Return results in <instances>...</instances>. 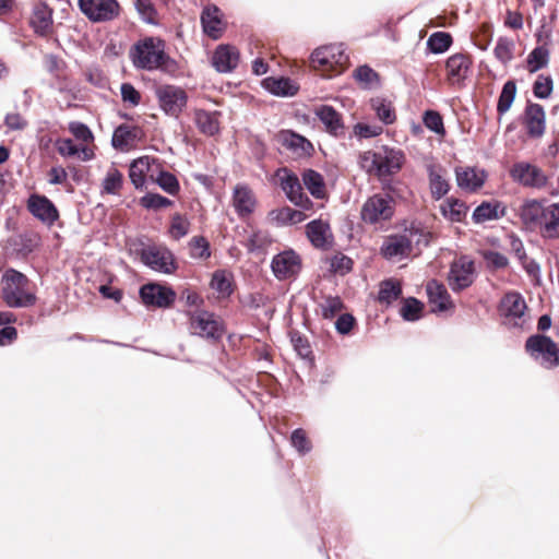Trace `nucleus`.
I'll return each instance as SVG.
<instances>
[{"mask_svg":"<svg viewBox=\"0 0 559 559\" xmlns=\"http://www.w3.org/2000/svg\"><path fill=\"white\" fill-rule=\"evenodd\" d=\"M520 216L526 226L538 229L544 238L559 237V203L530 200L522 205Z\"/></svg>","mask_w":559,"mask_h":559,"instance_id":"nucleus-1","label":"nucleus"},{"mask_svg":"<svg viewBox=\"0 0 559 559\" xmlns=\"http://www.w3.org/2000/svg\"><path fill=\"white\" fill-rule=\"evenodd\" d=\"M1 297L10 308H29L37 302L36 290L26 275L8 269L1 276Z\"/></svg>","mask_w":559,"mask_h":559,"instance_id":"nucleus-2","label":"nucleus"},{"mask_svg":"<svg viewBox=\"0 0 559 559\" xmlns=\"http://www.w3.org/2000/svg\"><path fill=\"white\" fill-rule=\"evenodd\" d=\"M405 160L401 150L381 146L377 151H366L359 155V165L367 174L381 181L397 174Z\"/></svg>","mask_w":559,"mask_h":559,"instance_id":"nucleus-3","label":"nucleus"},{"mask_svg":"<svg viewBox=\"0 0 559 559\" xmlns=\"http://www.w3.org/2000/svg\"><path fill=\"white\" fill-rule=\"evenodd\" d=\"M135 68L143 70L168 69L173 63L165 52V44L157 37L139 40L130 52Z\"/></svg>","mask_w":559,"mask_h":559,"instance_id":"nucleus-4","label":"nucleus"},{"mask_svg":"<svg viewBox=\"0 0 559 559\" xmlns=\"http://www.w3.org/2000/svg\"><path fill=\"white\" fill-rule=\"evenodd\" d=\"M347 62L348 56L342 45L322 46L311 55L312 68L326 78L342 73Z\"/></svg>","mask_w":559,"mask_h":559,"instance_id":"nucleus-5","label":"nucleus"},{"mask_svg":"<svg viewBox=\"0 0 559 559\" xmlns=\"http://www.w3.org/2000/svg\"><path fill=\"white\" fill-rule=\"evenodd\" d=\"M428 243L427 235L412 226L403 234L392 235L385 238L381 247V253L385 259H402L411 254L413 245Z\"/></svg>","mask_w":559,"mask_h":559,"instance_id":"nucleus-6","label":"nucleus"},{"mask_svg":"<svg viewBox=\"0 0 559 559\" xmlns=\"http://www.w3.org/2000/svg\"><path fill=\"white\" fill-rule=\"evenodd\" d=\"M499 313L503 324L509 328H525L530 322V314L525 299L520 293H507L499 304Z\"/></svg>","mask_w":559,"mask_h":559,"instance_id":"nucleus-7","label":"nucleus"},{"mask_svg":"<svg viewBox=\"0 0 559 559\" xmlns=\"http://www.w3.org/2000/svg\"><path fill=\"white\" fill-rule=\"evenodd\" d=\"M394 214V200L389 194L376 193L369 197L361 206L360 217L369 225L388 222Z\"/></svg>","mask_w":559,"mask_h":559,"instance_id":"nucleus-8","label":"nucleus"},{"mask_svg":"<svg viewBox=\"0 0 559 559\" xmlns=\"http://www.w3.org/2000/svg\"><path fill=\"white\" fill-rule=\"evenodd\" d=\"M525 346L531 356L543 367L551 369L559 365V349L551 338L544 335L531 336Z\"/></svg>","mask_w":559,"mask_h":559,"instance_id":"nucleus-9","label":"nucleus"},{"mask_svg":"<svg viewBox=\"0 0 559 559\" xmlns=\"http://www.w3.org/2000/svg\"><path fill=\"white\" fill-rule=\"evenodd\" d=\"M82 14L93 23H105L117 19L120 4L117 0H78Z\"/></svg>","mask_w":559,"mask_h":559,"instance_id":"nucleus-10","label":"nucleus"},{"mask_svg":"<svg viewBox=\"0 0 559 559\" xmlns=\"http://www.w3.org/2000/svg\"><path fill=\"white\" fill-rule=\"evenodd\" d=\"M155 96L160 109L168 116L178 117L187 105L186 91L176 85H159L155 90Z\"/></svg>","mask_w":559,"mask_h":559,"instance_id":"nucleus-11","label":"nucleus"},{"mask_svg":"<svg viewBox=\"0 0 559 559\" xmlns=\"http://www.w3.org/2000/svg\"><path fill=\"white\" fill-rule=\"evenodd\" d=\"M190 330L194 335L212 340H218L224 334L223 322L207 311H197L190 314Z\"/></svg>","mask_w":559,"mask_h":559,"instance_id":"nucleus-12","label":"nucleus"},{"mask_svg":"<svg viewBox=\"0 0 559 559\" xmlns=\"http://www.w3.org/2000/svg\"><path fill=\"white\" fill-rule=\"evenodd\" d=\"M510 176L515 182L530 188H544L548 181L539 167L525 162L514 164L510 169Z\"/></svg>","mask_w":559,"mask_h":559,"instance_id":"nucleus-13","label":"nucleus"},{"mask_svg":"<svg viewBox=\"0 0 559 559\" xmlns=\"http://www.w3.org/2000/svg\"><path fill=\"white\" fill-rule=\"evenodd\" d=\"M475 265L468 257H461L453 261L450 267L448 281L453 290H461L474 282Z\"/></svg>","mask_w":559,"mask_h":559,"instance_id":"nucleus-14","label":"nucleus"},{"mask_svg":"<svg viewBox=\"0 0 559 559\" xmlns=\"http://www.w3.org/2000/svg\"><path fill=\"white\" fill-rule=\"evenodd\" d=\"M140 297L147 307L168 308L174 304L176 293L169 287L151 283L141 287Z\"/></svg>","mask_w":559,"mask_h":559,"instance_id":"nucleus-15","label":"nucleus"},{"mask_svg":"<svg viewBox=\"0 0 559 559\" xmlns=\"http://www.w3.org/2000/svg\"><path fill=\"white\" fill-rule=\"evenodd\" d=\"M142 260L156 272L170 274L176 270L174 255L165 247H150L143 250Z\"/></svg>","mask_w":559,"mask_h":559,"instance_id":"nucleus-16","label":"nucleus"},{"mask_svg":"<svg viewBox=\"0 0 559 559\" xmlns=\"http://www.w3.org/2000/svg\"><path fill=\"white\" fill-rule=\"evenodd\" d=\"M271 266L277 280H287L299 273L301 259L294 250H285L274 255Z\"/></svg>","mask_w":559,"mask_h":559,"instance_id":"nucleus-17","label":"nucleus"},{"mask_svg":"<svg viewBox=\"0 0 559 559\" xmlns=\"http://www.w3.org/2000/svg\"><path fill=\"white\" fill-rule=\"evenodd\" d=\"M158 169V163L150 156H141L134 159L129 167V178L135 189L144 188L146 179H154Z\"/></svg>","mask_w":559,"mask_h":559,"instance_id":"nucleus-18","label":"nucleus"},{"mask_svg":"<svg viewBox=\"0 0 559 559\" xmlns=\"http://www.w3.org/2000/svg\"><path fill=\"white\" fill-rule=\"evenodd\" d=\"M231 204L240 218L249 217L257 207L253 191L245 183H238L233 191Z\"/></svg>","mask_w":559,"mask_h":559,"instance_id":"nucleus-19","label":"nucleus"},{"mask_svg":"<svg viewBox=\"0 0 559 559\" xmlns=\"http://www.w3.org/2000/svg\"><path fill=\"white\" fill-rule=\"evenodd\" d=\"M28 211L47 225H52L58 219V211L53 203L44 195L32 194L27 201Z\"/></svg>","mask_w":559,"mask_h":559,"instance_id":"nucleus-20","label":"nucleus"},{"mask_svg":"<svg viewBox=\"0 0 559 559\" xmlns=\"http://www.w3.org/2000/svg\"><path fill=\"white\" fill-rule=\"evenodd\" d=\"M524 126L532 138H540L546 129V114L539 104H528L524 112Z\"/></svg>","mask_w":559,"mask_h":559,"instance_id":"nucleus-21","label":"nucleus"},{"mask_svg":"<svg viewBox=\"0 0 559 559\" xmlns=\"http://www.w3.org/2000/svg\"><path fill=\"white\" fill-rule=\"evenodd\" d=\"M238 62L239 51L230 45H219L212 56V64L221 73L231 72Z\"/></svg>","mask_w":559,"mask_h":559,"instance_id":"nucleus-22","label":"nucleus"},{"mask_svg":"<svg viewBox=\"0 0 559 559\" xmlns=\"http://www.w3.org/2000/svg\"><path fill=\"white\" fill-rule=\"evenodd\" d=\"M426 289L428 301L433 312H445L453 308L450 295L442 284L437 281H430Z\"/></svg>","mask_w":559,"mask_h":559,"instance_id":"nucleus-23","label":"nucleus"},{"mask_svg":"<svg viewBox=\"0 0 559 559\" xmlns=\"http://www.w3.org/2000/svg\"><path fill=\"white\" fill-rule=\"evenodd\" d=\"M29 23L35 33L47 35L52 27V10L44 2L35 3Z\"/></svg>","mask_w":559,"mask_h":559,"instance_id":"nucleus-24","label":"nucleus"},{"mask_svg":"<svg viewBox=\"0 0 559 559\" xmlns=\"http://www.w3.org/2000/svg\"><path fill=\"white\" fill-rule=\"evenodd\" d=\"M307 237L316 248H325L332 242L330 225L322 219H314L306 226Z\"/></svg>","mask_w":559,"mask_h":559,"instance_id":"nucleus-25","label":"nucleus"},{"mask_svg":"<svg viewBox=\"0 0 559 559\" xmlns=\"http://www.w3.org/2000/svg\"><path fill=\"white\" fill-rule=\"evenodd\" d=\"M487 175L485 170L466 167L456 169V181L460 188L467 191H476L483 187Z\"/></svg>","mask_w":559,"mask_h":559,"instance_id":"nucleus-26","label":"nucleus"},{"mask_svg":"<svg viewBox=\"0 0 559 559\" xmlns=\"http://www.w3.org/2000/svg\"><path fill=\"white\" fill-rule=\"evenodd\" d=\"M314 114L331 134L340 135L344 132L342 116L333 107L321 105L316 108Z\"/></svg>","mask_w":559,"mask_h":559,"instance_id":"nucleus-27","label":"nucleus"},{"mask_svg":"<svg viewBox=\"0 0 559 559\" xmlns=\"http://www.w3.org/2000/svg\"><path fill=\"white\" fill-rule=\"evenodd\" d=\"M445 69L450 83L460 84L466 78L469 60L463 53H455L448 58Z\"/></svg>","mask_w":559,"mask_h":559,"instance_id":"nucleus-28","label":"nucleus"},{"mask_svg":"<svg viewBox=\"0 0 559 559\" xmlns=\"http://www.w3.org/2000/svg\"><path fill=\"white\" fill-rule=\"evenodd\" d=\"M506 215V206L499 201H487L479 204L473 212L472 218L476 224L496 221Z\"/></svg>","mask_w":559,"mask_h":559,"instance_id":"nucleus-29","label":"nucleus"},{"mask_svg":"<svg viewBox=\"0 0 559 559\" xmlns=\"http://www.w3.org/2000/svg\"><path fill=\"white\" fill-rule=\"evenodd\" d=\"M278 183L284 191L286 198L293 202L302 191L299 178L287 168H280L275 174Z\"/></svg>","mask_w":559,"mask_h":559,"instance_id":"nucleus-30","label":"nucleus"},{"mask_svg":"<svg viewBox=\"0 0 559 559\" xmlns=\"http://www.w3.org/2000/svg\"><path fill=\"white\" fill-rule=\"evenodd\" d=\"M262 86L280 97L294 96L299 90V86L288 78H266L262 81Z\"/></svg>","mask_w":559,"mask_h":559,"instance_id":"nucleus-31","label":"nucleus"},{"mask_svg":"<svg viewBox=\"0 0 559 559\" xmlns=\"http://www.w3.org/2000/svg\"><path fill=\"white\" fill-rule=\"evenodd\" d=\"M201 22L204 32L210 37L217 39L222 36L224 23L221 19L219 10L216 7H206L202 12Z\"/></svg>","mask_w":559,"mask_h":559,"instance_id":"nucleus-32","label":"nucleus"},{"mask_svg":"<svg viewBox=\"0 0 559 559\" xmlns=\"http://www.w3.org/2000/svg\"><path fill=\"white\" fill-rule=\"evenodd\" d=\"M280 140L283 146L292 151L298 157L310 155L312 151L311 143L297 133L284 131L280 134Z\"/></svg>","mask_w":559,"mask_h":559,"instance_id":"nucleus-33","label":"nucleus"},{"mask_svg":"<svg viewBox=\"0 0 559 559\" xmlns=\"http://www.w3.org/2000/svg\"><path fill=\"white\" fill-rule=\"evenodd\" d=\"M428 176L432 197L437 200L444 197L450 189L449 182L445 179V170L439 165H429Z\"/></svg>","mask_w":559,"mask_h":559,"instance_id":"nucleus-34","label":"nucleus"},{"mask_svg":"<svg viewBox=\"0 0 559 559\" xmlns=\"http://www.w3.org/2000/svg\"><path fill=\"white\" fill-rule=\"evenodd\" d=\"M302 183L310 194L319 200L326 197L325 182L321 174L313 169H307L301 175Z\"/></svg>","mask_w":559,"mask_h":559,"instance_id":"nucleus-35","label":"nucleus"},{"mask_svg":"<svg viewBox=\"0 0 559 559\" xmlns=\"http://www.w3.org/2000/svg\"><path fill=\"white\" fill-rule=\"evenodd\" d=\"M308 214L302 211L284 206L270 212V219L277 225H294L301 223L308 218Z\"/></svg>","mask_w":559,"mask_h":559,"instance_id":"nucleus-36","label":"nucleus"},{"mask_svg":"<svg viewBox=\"0 0 559 559\" xmlns=\"http://www.w3.org/2000/svg\"><path fill=\"white\" fill-rule=\"evenodd\" d=\"M136 136V128L121 124L115 129L111 143L115 148L126 151L134 143Z\"/></svg>","mask_w":559,"mask_h":559,"instance_id":"nucleus-37","label":"nucleus"},{"mask_svg":"<svg viewBox=\"0 0 559 559\" xmlns=\"http://www.w3.org/2000/svg\"><path fill=\"white\" fill-rule=\"evenodd\" d=\"M442 215L450 222H462L467 214V206L456 199H448L441 205Z\"/></svg>","mask_w":559,"mask_h":559,"instance_id":"nucleus-38","label":"nucleus"},{"mask_svg":"<svg viewBox=\"0 0 559 559\" xmlns=\"http://www.w3.org/2000/svg\"><path fill=\"white\" fill-rule=\"evenodd\" d=\"M233 276L224 270H218L213 273L211 280V288L217 293L218 297H228L233 292L231 286Z\"/></svg>","mask_w":559,"mask_h":559,"instance_id":"nucleus-39","label":"nucleus"},{"mask_svg":"<svg viewBox=\"0 0 559 559\" xmlns=\"http://www.w3.org/2000/svg\"><path fill=\"white\" fill-rule=\"evenodd\" d=\"M370 106L380 121L391 124L395 121L396 115L392 104L383 98L377 97L370 100Z\"/></svg>","mask_w":559,"mask_h":559,"instance_id":"nucleus-40","label":"nucleus"},{"mask_svg":"<svg viewBox=\"0 0 559 559\" xmlns=\"http://www.w3.org/2000/svg\"><path fill=\"white\" fill-rule=\"evenodd\" d=\"M198 128L205 134L213 135L218 132L219 123L215 112L198 110L195 112Z\"/></svg>","mask_w":559,"mask_h":559,"instance_id":"nucleus-41","label":"nucleus"},{"mask_svg":"<svg viewBox=\"0 0 559 559\" xmlns=\"http://www.w3.org/2000/svg\"><path fill=\"white\" fill-rule=\"evenodd\" d=\"M527 70L535 73L547 67L549 62V50L545 46L535 47L527 56Z\"/></svg>","mask_w":559,"mask_h":559,"instance_id":"nucleus-42","label":"nucleus"},{"mask_svg":"<svg viewBox=\"0 0 559 559\" xmlns=\"http://www.w3.org/2000/svg\"><path fill=\"white\" fill-rule=\"evenodd\" d=\"M122 174L117 168L111 167L102 182L103 192L107 194H117L122 187Z\"/></svg>","mask_w":559,"mask_h":559,"instance_id":"nucleus-43","label":"nucleus"},{"mask_svg":"<svg viewBox=\"0 0 559 559\" xmlns=\"http://www.w3.org/2000/svg\"><path fill=\"white\" fill-rule=\"evenodd\" d=\"M152 181L156 182L165 192L169 194H176L179 191V182L175 175L163 171L159 168L154 175V179Z\"/></svg>","mask_w":559,"mask_h":559,"instance_id":"nucleus-44","label":"nucleus"},{"mask_svg":"<svg viewBox=\"0 0 559 559\" xmlns=\"http://www.w3.org/2000/svg\"><path fill=\"white\" fill-rule=\"evenodd\" d=\"M354 78L364 88H372L378 85V73L368 66H360L354 71Z\"/></svg>","mask_w":559,"mask_h":559,"instance_id":"nucleus-45","label":"nucleus"},{"mask_svg":"<svg viewBox=\"0 0 559 559\" xmlns=\"http://www.w3.org/2000/svg\"><path fill=\"white\" fill-rule=\"evenodd\" d=\"M515 94H516L515 83L513 81H508L502 87L501 94L499 96L498 105H497V109L500 114H506L510 109V107L515 98Z\"/></svg>","mask_w":559,"mask_h":559,"instance_id":"nucleus-46","label":"nucleus"},{"mask_svg":"<svg viewBox=\"0 0 559 559\" xmlns=\"http://www.w3.org/2000/svg\"><path fill=\"white\" fill-rule=\"evenodd\" d=\"M452 38L448 33H433L427 40L428 48L435 53H442L451 46Z\"/></svg>","mask_w":559,"mask_h":559,"instance_id":"nucleus-47","label":"nucleus"},{"mask_svg":"<svg viewBox=\"0 0 559 559\" xmlns=\"http://www.w3.org/2000/svg\"><path fill=\"white\" fill-rule=\"evenodd\" d=\"M554 90V81L549 75L539 74L533 84L534 96L539 99L548 98Z\"/></svg>","mask_w":559,"mask_h":559,"instance_id":"nucleus-48","label":"nucleus"},{"mask_svg":"<svg viewBox=\"0 0 559 559\" xmlns=\"http://www.w3.org/2000/svg\"><path fill=\"white\" fill-rule=\"evenodd\" d=\"M513 48L514 43L513 40L501 37L498 39L497 45L493 49L496 58L501 61L502 63H508L513 58Z\"/></svg>","mask_w":559,"mask_h":559,"instance_id":"nucleus-49","label":"nucleus"},{"mask_svg":"<svg viewBox=\"0 0 559 559\" xmlns=\"http://www.w3.org/2000/svg\"><path fill=\"white\" fill-rule=\"evenodd\" d=\"M402 289L399 282L395 281H385L380 286L379 299L380 301H385L388 304L396 300L401 295Z\"/></svg>","mask_w":559,"mask_h":559,"instance_id":"nucleus-50","label":"nucleus"},{"mask_svg":"<svg viewBox=\"0 0 559 559\" xmlns=\"http://www.w3.org/2000/svg\"><path fill=\"white\" fill-rule=\"evenodd\" d=\"M72 135L83 144H90L94 141V134L91 129L83 122L72 121L68 127Z\"/></svg>","mask_w":559,"mask_h":559,"instance_id":"nucleus-51","label":"nucleus"},{"mask_svg":"<svg viewBox=\"0 0 559 559\" xmlns=\"http://www.w3.org/2000/svg\"><path fill=\"white\" fill-rule=\"evenodd\" d=\"M190 254L194 259H202L205 260L210 258L211 251H210V243L209 241L203 237H193L190 240Z\"/></svg>","mask_w":559,"mask_h":559,"instance_id":"nucleus-52","label":"nucleus"},{"mask_svg":"<svg viewBox=\"0 0 559 559\" xmlns=\"http://www.w3.org/2000/svg\"><path fill=\"white\" fill-rule=\"evenodd\" d=\"M421 311L423 304L415 298H408L401 308V316L407 321H415L420 318Z\"/></svg>","mask_w":559,"mask_h":559,"instance_id":"nucleus-53","label":"nucleus"},{"mask_svg":"<svg viewBox=\"0 0 559 559\" xmlns=\"http://www.w3.org/2000/svg\"><path fill=\"white\" fill-rule=\"evenodd\" d=\"M140 204L148 210H159L170 206L173 202L160 194L147 193L140 199Z\"/></svg>","mask_w":559,"mask_h":559,"instance_id":"nucleus-54","label":"nucleus"},{"mask_svg":"<svg viewBox=\"0 0 559 559\" xmlns=\"http://www.w3.org/2000/svg\"><path fill=\"white\" fill-rule=\"evenodd\" d=\"M323 318L332 319L343 309V301L340 297H326L320 305Z\"/></svg>","mask_w":559,"mask_h":559,"instance_id":"nucleus-55","label":"nucleus"},{"mask_svg":"<svg viewBox=\"0 0 559 559\" xmlns=\"http://www.w3.org/2000/svg\"><path fill=\"white\" fill-rule=\"evenodd\" d=\"M120 93L122 102L129 107H136L141 103V93L131 83H122Z\"/></svg>","mask_w":559,"mask_h":559,"instance_id":"nucleus-56","label":"nucleus"},{"mask_svg":"<svg viewBox=\"0 0 559 559\" xmlns=\"http://www.w3.org/2000/svg\"><path fill=\"white\" fill-rule=\"evenodd\" d=\"M483 258L488 267L493 270L504 269L508 266V258L495 250H485L483 251Z\"/></svg>","mask_w":559,"mask_h":559,"instance_id":"nucleus-57","label":"nucleus"},{"mask_svg":"<svg viewBox=\"0 0 559 559\" xmlns=\"http://www.w3.org/2000/svg\"><path fill=\"white\" fill-rule=\"evenodd\" d=\"M330 266L334 273L344 275L352 270L353 261L347 255L337 253L331 258Z\"/></svg>","mask_w":559,"mask_h":559,"instance_id":"nucleus-58","label":"nucleus"},{"mask_svg":"<svg viewBox=\"0 0 559 559\" xmlns=\"http://www.w3.org/2000/svg\"><path fill=\"white\" fill-rule=\"evenodd\" d=\"M189 226L188 219L177 214L173 217L169 233L175 239H180L188 234Z\"/></svg>","mask_w":559,"mask_h":559,"instance_id":"nucleus-59","label":"nucleus"},{"mask_svg":"<svg viewBox=\"0 0 559 559\" xmlns=\"http://www.w3.org/2000/svg\"><path fill=\"white\" fill-rule=\"evenodd\" d=\"M425 126L437 134L444 133L442 117L433 110H428L424 116Z\"/></svg>","mask_w":559,"mask_h":559,"instance_id":"nucleus-60","label":"nucleus"},{"mask_svg":"<svg viewBox=\"0 0 559 559\" xmlns=\"http://www.w3.org/2000/svg\"><path fill=\"white\" fill-rule=\"evenodd\" d=\"M383 129L378 124L357 123L354 126V134L361 139L376 138L382 133Z\"/></svg>","mask_w":559,"mask_h":559,"instance_id":"nucleus-61","label":"nucleus"},{"mask_svg":"<svg viewBox=\"0 0 559 559\" xmlns=\"http://www.w3.org/2000/svg\"><path fill=\"white\" fill-rule=\"evenodd\" d=\"M290 440L294 448L301 454L309 452L311 449L310 442L308 441L306 433L302 429L294 430Z\"/></svg>","mask_w":559,"mask_h":559,"instance_id":"nucleus-62","label":"nucleus"},{"mask_svg":"<svg viewBox=\"0 0 559 559\" xmlns=\"http://www.w3.org/2000/svg\"><path fill=\"white\" fill-rule=\"evenodd\" d=\"M57 151L64 157H70L79 154V147L74 145L71 139H60L56 142Z\"/></svg>","mask_w":559,"mask_h":559,"instance_id":"nucleus-63","label":"nucleus"},{"mask_svg":"<svg viewBox=\"0 0 559 559\" xmlns=\"http://www.w3.org/2000/svg\"><path fill=\"white\" fill-rule=\"evenodd\" d=\"M355 319L352 314L345 313L338 317L335 322V329L341 334H347L354 325Z\"/></svg>","mask_w":559,"mask_h":559,"instance_id":"nucleus-64","label":"nucleus"}]
</instances>
